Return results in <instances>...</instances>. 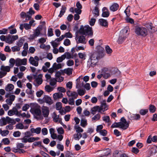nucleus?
<instances>
[{
	"label": "nucleus",
	"mask_w": 157,
	"mask_h": 157,
	"mask_svg": "<svg viewBox=\"0 0 157 157\" xmlns=\"http://www.w3.org/2000/svg\"><path fill=\"white\" fill-rule=\"evenodd\" d=\"M71 94V96L72 97V98H73L74 99L77 98L78 96V93L75 91H73L72 92Z\"/></svg>",
	"instance_id": "680f3d73"
},
{
	"label": "nucleus",
	"mask_w": 157,
	"mask_h": 157,
	"mask_svg": "<svg viewBox=\"0 0 157 157\" xmlns=\"http://www.w3.org/2000/svg\"><path fill=\"white\" fill-rule=\"evenodd\" d=\"M78 95L80 96H82L84 95L85 93V91L82 89H79L77 90Z\"/></svg>",
	"instance_id": "603ef678"
},
{
	"label": "nucleus",
	"mask_w": 157,
	"mask_h": 157,
	"mask_svg": "<svg viewBox=\"0 0 157 157\" xmlns=\"http://www.w3.org/2000/svg\"><path fill=\"white\" fill-rule=\"evenodd\" d=\"M103 120L106 122L108 123L110 121V117L109 116H105L103 117Z\"/></svg>",
	"instance_id": "338daca9"
},
{
	"label": "nucleus",
	"mask_w": 157,
	"mask_h": 157,
	"mask_svg": "<svg viewBox=\"0 0 157 157\" xmlns=\"http://www.w3.org/2000/svg\"><path fill=\"white\" fill-rule=\"evenodd\" d=\"M15 62L16 60L13 58H11L9 60V66L11 67H13L15 63Z\"/></svg>",
	"instance_id": "e433bc0d"
},
{
	"label": "nucleus",
	"mask_w": 157,
	"mask_h": 157,
	"mask_svg": "<svg viewBox=\"0 0 157 157\" xmlns=\"http://www.w3.org/2000/svg\"><path fill=\"white\" fill-rule=\"evenodd\" d=\"M63 44L66 46H68L71 44V41L69 39H66L64 40Z\"/></svg>",
	"instance_id": "6e6d98bb"
},
{
	"label": "nucleus",
	"mask_w": 157,
	"mask_h": 157,
	"mask_svg": "<svg viewBox=\"0 0 157 157\" xmlns=\"http://www.w3.org/2000/svg\"><path fill=\"white\" fill-rule=\"evenodd\" d=\"M97 52H96L97 55L99 56V57H103L105 56L104 54V48L100 45L98 46L96 48Z\"/></svg>",
	"instance_id": "0eeeda50"
},
{
	"label": "nucleus",
	"mask_w": 157,
	"mask_h": 157,
	"mask_svg": "<svg viewBox=\"0 0 157 157\" xmlns=\"http://www.w3.org/2000/svg\"><path fill=\"white\" fill-rule=\"evenodd\" d=\"M82 86L83 87L87 90H89L90 89V86L89 83H86L85 84L83 82H82Z\"/></svg>",
	"instance_id": "ea45409f"
},
{
	"label": "nucleus",
	"mask_w": 157,
	"mask_h": 157,
	"mask_svg": "<svg viewBox=\"0 0 157 157\" xmlns=\"http://www.w3.org/2000/svg\"><path fill=\"white\" fill-rule=\"evenodd\" d=\"M126 37L124 35H121L118 40L117 42L119 44H121L125 40Z\"/></svg>",
	"instance_id": "393cba45"
},
{
	"label": "nucleus",
	"mask_w": 157,
	"mask_h": 157,
	"mask_svg": "<svg viewBox=\"0 0 157 157\" xmlns=\"http://www.w3.org/2000/svg\"><path fill=\"white\" fill-rule=\"evenodd\" d=\"M65 58V56L64 55H62L61 56L57 58L56 60V62L58 63L61 62Z\"/></svg>",
	"instance_id": "4c0bfd02"
},
{
	"label": "nucleus",
	"mask_w": 157,
	"mask_h": 157,
	"mask_svg": "<svg viewBox=\"0 0 157 157\" xmlns=\"http://www.w3.org/2000/svg\"><path fill=\"white\" fill-rule=\"evenodd\" d=\"M126 21L128 23H129L132 24H134V20L132 18H129V17L126 18Z\"/></svg>",
	"instance_id": "bf43d9fd"
},
{
	"label": "nucleus",
	"mask_w": 157,
	"mask_h": 157,
	"mask_svg": "<svg viewBox=\"0 0 157 157\" xmlns=\"http://www.w3.org/2000/svg\"><path fill=\"white\" fill-rule=\"evenodd\" d=\"M18 113V111L15 107H13L12 109L9 110L8 112V114L10 116H11L14 114L17 115Z\"/></svg>",
	"instance_id": "4468645a"
},
{
	"label": "nucleus",
	"mask_w": 157,
	"mask_h": 157,
	"mask_svg": "<svg viewBox=\"0 0 157 157\" xmlns=\"http://www.w3.org/2000/svg\"><path fill=\"white\" fill-rule=\"evenodd\" d=\"M18 37L17 35L11 36L10 35H8L6 37V42L11 44L16 40L18 39Z\"/></svg>",
	"instance_id": "423d86ee"
},
{
	"label": "nucleus",
	"mask_w": 157,
	"mask_h": 157,
	"mask_svg": "<svg viewBox=\"0 0 157 157\" xmlns=\"http://www.w3.org/2000/svg\"><path fill=\"white\" fill-rule=\"evenodd\" d=\"M57 82V80L56 79L52 78L50 80V84L52 86H54L56 84Z\"/></svg>",
	"instance_id": "de8ad7c7"
},
{
	"label": "nucleus",
	"mask_w": 157,
	"mask_h": 157,
	"mask_svg": "<svg viewBox=\"0 0 157 157\" xmlns=\"http://www.w3.org/2000/svg\"><path fill=\"white\" fill-rule=\"evenodd\" d=\"M101 117L100 115L99 114H97L93 117L92 119L93 121H97Z\"/></svg>",
	"instance_id": "13d9d810"
},
{
	"label": "nucleus",
	"mask_w": 157,
	"mask_h": 157,
	"mask_svg": "<svg viewBox=\"0 0 157 157\" xmlns=\"http://www.w3.org/2000/svg\"><path fill=\"white\" fill-rule=\"evenodd\" d=\"M119 7V5L118 4L114 3L110 7L109 9L111 11L114 12L118 9Z\"/></svg>",
	"instance_id": "f3484780"
},
{
	"label": "nucleus",
	"mask_w": 157,
	"mask_h": 157,
	"mask_svg": "<svg viewBox=\"0 0 157 157\" xmlns=\"http://www.w3.org/2000/svg\"><path fill=\"white\" fill-rule=\"evenodd\" d=\"M62 107V104L60 102H57L56 104V109L59 110L61 109Z\"/></svg>",
	"instance_id": "3c124183"
},
{
	"label": "nucleus",
	"mask_w": 157,
	"mask_h": 157,
	"mask_svg": "<svg viewBox=\"0 0 157 157\" xmlns=\"http://www.w3.org/2000/svg\"><path fill=\"white\" fill-rule=\"evenodd\" d=\"M149 111L151 113H154L155 111L156 108L154 105H151L149 107Z\"/></svg>",
	"instance_id": "4d7b16f0"
},
{
	"label": "nucleus",
	"mask_w": 157,
	"mask_h": 157,
	"mask_svg": "<svg viewBox=\"0 0 157 157\" xmlns=\"http://www.w3.org/2000/svg\"><path fill=\"white\" fill-rule=\"evenodd\" d=\"M14 86L12 84H8L5 87V90L7 91H11L14 89Z\"/></svg>",
	"instance_id": "412c9836"
},
{
	"label": "nucleus",
	"mask_w": 157,
	"mask_h": 157,
	"mask_svg": "<svg viewBox=\"0 0 157 157\" xmlns=\"http://www.w3.org/2000/svg\"><path fill=\"white\" fill-rule=\"evenodd\" d=\"M78 33L82 35L92 36L93 35L92 28L89 25L85 26L81 25L79 29Z\"/></svg>",
	"instance_id": "f257e3e1"
},
{
	"label": "nucleus",
	"mask_w": 157,
	"mask_h": 157,
	"mask_svg": "<svg viewBox=\"0 0 157 157\" xmlns=\"http://www.w3.org/2000/svg\"><path fill=\"white\" fill-rule=\"evenodd\" d=\"M40 34V30L39 29H36L34 30L33 34L30 35L29 39L30 40H34L39 36Z\"/></svg>",
	"instance_id": "6e6552de"
},
{
	"label": "nucleus",
	"mask_w": 157,
	"mask_h": 157,
	"mask_svg": "<svg viewBox=\"0 0 157 157\" xmlns=\"http://www.w3.org/2000/svg\"><path fill=\"white\" fill-rule=\"evenodd\" d=\"M63 55L65 56L66 58L68 59L73 58V56L71 55L69 52H65Z\"/></svg>",
	"instance_id": "a19ab883"
},
{
	"label": "nucleus",
	"mask_w": 157,
	"mask_h": 157,
	"mask_svg": "<svg viewBox=\"0 0 157 157\" xmlns=\"http://www.w3.org/2000/svg\"><path fill=\"white\" fill-rule=\"evenodd\" d=\"M6 117V120L7 123H11L13 124H14L16 123L15 121L13 119H11L9 117L7 116Z\"/></svg>",
	"instance_id": "c9c22d12"
},
{
	"label": "nucleus",
	"mask_w": 157,
	"mask_h": 157,
	"mask_svg": "<svg viewBox=\"0 0 157 157\" xmlns=\"http://www.w3.org/2000/svg\"><path fill=\"white\" fill-rule=\"evenodd\" d=\"M99 108V106H96L92 108L91 109V113L93 115H94L95 112L97 111Z\"/></svg>",
	"instance_id": "37998d69"
},
{
	"label": "nucleus",
	"mask_w": 157,
	"mask_h": 157,
	"mask_svg": "<svg viewBox=\"0 0 157 157\" xmlns=\"http://www.w3.org/2000/svg\"><path fill=\"white\" fill-rule=\"evenodd\" d=\"M63 94L60 93H56L53 95V97L54 100H56L58 98H61L63 97Z\"/></svg>",
	"instance_id": "b1692460"
},
{
	"label": "nucleus",
	"mask_w": 157,
	"mask_h": 157,
	"mask_svg": "<svg viewBox=\"0 0 157 157\" xmlns=\"http://www.w3.org/2000/svg\"><path fill=\"white\" fill-rule=\"evenodd\" d=\"M7 123V121L6 120V118L3 117L0 120V125L2 126L5 125Z\"/></svg>",
	"instance_id": "bb28decb"
},
{
	"label": "nucleus",
	"mask_w": 157,
	"mask_h": 157,
	"mask_svg": "<svg viewBox=\"0 0 157 157\" xmlns=\"http://www.w3.org/2000/svg\"><path fill=\"white\" fill-rule=\"evenodd\" d=\"M45 89L46 91L50 92L53 90V88L49 85H46L45 87Z\"/></svg>",
	"instance_id": "a18cd8bd"
},
{
	"label": "nucleus",
	"mask_w": 157,
	"mask_h": 157,
	"mask_svg": "<svg viewBox=\"0 0 157 157\" xmlns=\"http://www.w3.org/2000/svg\"><path fill=\"white\" fill-rule=\"evenodd\" d=\"M102 57H99V56L97 55L96 53H94L91 56L89 59H91L93 60H95L98 61V59L102 58Z\"/></svg>",
	"instance_id": "6ab92c4d"
},
{
	"label": "nucleus",
	"mask_w": 157,
	"mask_h": 157,
	"mask_svg": "<svg viewBox=\"0 0 157 157\" xmlns=\"http://www.w3.org/2000/svg\"><path fill=\"white\" fill-rule=\"evenodd\" d=\"M2 142L4 144L8 145L10 143V141L8 138H5L2 140Z\"/></svg>",
	"instance_id": "8fccbe9b"
},
{
	"label": "nucleus",
	"mask_w": 157,
	"mask_h": 157,
	"mask_svg": "<svg viewBox=\"0 0 157 157\" xmlns=\"http://www.w3.org/2000/svg\"><path fill=\"white\" fill-rule=\"evenodd\" d=\"M67 64L68 66H70L74 65V62L71 59L69 60L67 62Z\"/></svg>",
	"instance_id": "0e129e2a"
},
{
	"label": "nucleus",
	"mask_w": 157,
	"mask_h": 157,
	"mask_svg": "<svg viewBox=\"0 0 157 157\" xmlns=\"http://www.w3.org/2000/svg\"><path fill=\"white\" fill-rule=\"evenodd\" d=\"M54 35L53 29L52 28L48 29V36H51Z\"/></svg>",
	"instance_id": "49530a36"
},
{
	"label": "nucleus",
	"mask_w": 157,
	"mask_h": 157,
	"mask_svg": "<svg viewBox=\"0 0 157 157\" xmlns=\"http://www.w3.org/2000/svg\"><path fill=\"white\" fill-rule=\"evenodd\" d=\"M98 61L95 60H92L91 59H88L87 62V66L89 68L90 67H94L96 65V63Z\"/></svg>",
	"instance_id": "ddd939ff"
},
{
	"label": "nucleus",
	"mask_w": 157,
	"mask_h": 157,
	"mask_svg": "<svg viewBox=\"0 0 157 157\" xmlns=\"http://www.w3.org/2000/svg\"><path fill=\"white\" fill-rule=\"evenodd\" d=\"M11 49L13 52H18L20 50V48L17 46H15L12 47Z\"/></svg>",
	"instance_id": "864d4df0"
},
{
	"label": "nucleus",
	"mask_w": 157,
	"mask_h": 157,
	"mask_svg": "<svg viewBox=\"0 0 157 157\" xmlns=\"http://www.w3.org/2000/svg\"><path fill=\"white\" fill-rule=\"evenodd\" d=\"M23 39H21L19 40L17 43V45H18V46L20 48V47H21L23 45Z\"/></svg>",
	"instance_id": "774afa93"
},
{
	"label": "nucleus",
	"mask_w": 157,
	"mask_h": 157,
	"mask_svg": "<svg viewBox=\"0 0 157 157\" xmlns=\"http://www.w3.org/2000/svg\"><path fill=\"white\" fill-rule=\"evenodd\" d=\"M39 60V58L37 56H35L34 57L31 56L29 60V63L35 67H37L38 65V62Z\"/></svg>",
	"instance_id": "39448f33"
},
{
	"label": "nucleus",
	"mask_w": 157,
	"mask_h": 157,
	"mask_svg": "<svg viewBox=\"0 0 157 157\" xmlns=\"http://www.w3.org/2000/svg\"><path fill=\"white\" fill-rule=\"evenodd\" d=\"M53 115V121L54 122L56 123L58 122L60 124L62 123V119L61 118L59 117V115H57L55 113H54Z\"/></svg>",
	"instance_id": "f8f14e48"
},
{
	"label": "nucleus",
	"mask_w": 157,
	"mask_h": 157,
	"mask_svg": "<svg viewBox=\"0 0 157 157\" xmlns=\"http://www.w3.org/2000/svg\"><path fill=\"white\" fill-rule=\"evenodd\" d=\"M148 112L147 109H141L140 111V113L142 115H144L147 114Z\"/></svg>",
	"instance_id": "5fc2aeb1"
},
{
	"label": "nucleus",
	"mask_w": 157,
	"mask_h": 157,
	"mask_svg": "<svg viewBox=\"0 0 157 157\" xmlns=\"http://www.w3.org/2000/svg\"><path fill=\"white\" fill-rule=\"evenodd\" d=\"M30 111L33 114L36 116H40L41 115L40 106L39 105H37L32 108Z\"/></svg>",
	"instance_id": "7ed1b4c3"
},
{
	"label": "nucleus",
	"mask_w": 157,
	"mask_h": 157,
	"mask_svg": "<svg viewBox=\"0 0 157 157\" xmlns=\"http://www.w3.org/2000/svg\"><path fill=\"white\" fill-rule=\"evenodd\" d=\"M87 124V120L86 119H81L80 122V125L82 127L84 128Z\"/></svg>",
	"instance_id": "c85d7f7f"
},
{
	"label": "nucleus",
	"mask_w": 157,
	"mask_h": 157,
	"mask_svg": "<svg viewBox=\"0 0 157 157\" xmlns=\"http://www.w3.org/2000/svg\"><path fill=\"white\" fill-rule=\"evenodd\" d=\"M42 112L44 117L45 118L48 117L49 113V110L48 107L44 106L42 108Z\"/></svg>",
	"instance_id": "1a4fd4ad"
},
{
	"label": "nucleus",
	"mask_w": 157,
	"mask_h": 157,
	"mask_svg": "<svg viewBox=\"0 0 157 157\" xmlns=\"http://www.w3.org/2000/svg\"><path fill=\"white\" fill-rule=\"evenodd\" d=\"M31 132L29 131H27L25 132V136L23 138L21 139L22 142L23 141V139L24 138L27 139L28 138L30 137L31 136H33Z\"/></svg>",
	"instance_id": "c756f323"
},
{
	"label": "nucleus",
	"mask_w": 157,
	"mask_h": 157,
	"mask_svg": "<svg viewBox=\"0 0 157 157\" xmlns=\"http://www.w3.org/2000/svg\"><path fill=\"white\" fill-rule=\"evenodd\" d=\"M122 154L121 151H116L114 152L113 155L114 157H121Z\"/></svg>",
	"instance_id": "f704fd0d"
},
{
	"label": "nucleus",
	"mask_w": 157,
	"mask_h": 157,
	"mask_svg": "<svg viewBox=\"0 0 157 157\" xmlns=\"http://www.w3.org/2000/svg\"><path fill=\"white\" fill-rule=\"evenodd\" d=\"M73 69L72 68H68L64 70V72L68 75H70L72 74Z\"/></svg>",
	"instance_id": "7c9ffc66"
},
{
	"label": "nucleus",
	"mask_w": 157,
	"mask_h": 157,
	"mask_svg": "<svg viewBox=\"0 0 157 157\" xmlns=\"http://www.w3.org/2000/svg\"><path fill=\"white\" fill-rule=\"evenodd\" d=\"M82 137V134L80 133H77V134H75L74 135V138L76 140H79Z\"/></svg>",
	"instance_id": "79ce46f5"
},
{
	"label": "nucleus",
	"mask_w": 157,
	"mask_h": 157,
	"mask_svg": "<svg viewBox=\"0 0 157 157\" xmlns=\"http://www.w3.org/2000/svg\"><path fill=\"white\" fill-rule=\"evenodd\" d=\"M67 8L65 6H63L58 16L61 17L65 12Z\"/></svg>",
	"instance_id": "a878e982"
},
{
	"label": "nucleus",
	"mask_w": 157,
	"mask_h": 157,
	"mask_svg": "<svg viewBox=\"0 0 157 157\" xmlns=\"http://www.w3.org/2000/svg\"><path fill=\"white\" fill-rule=\"evenodd\" d=\"M40 139V138L38 137H29V138L25 139L24 138L23 139V141H22V142L26 143L27 142L29 143H31L34 142L35 140H38Z\"/></svg>",
	"instance_id": "9b49d317"
},
{
	"label": "nucleus",
	"mask_w": 157,
	"mask_h": 157,
	"mask_svg": "<svg viewBox=\"0 0 157 157\" xmlns=\"http://www.w3.org/2000/svg\"><path fill=\"white\" fill-rule=\"evenodd\" d=\"M100 134L103 136H105L107 134V131L105 129L101 130L99 132Z\"/></svg>",
	"instance_id": "69168bd1"
},
{
	"label": "nucleus",
	"mask_w": 157,
	"mask_h": 157,
	"mask_svg": "<svg viewBox=\"0 0 157 157\" xmlns=\"http://www.w3.org/2000/svg\"><path fill=\"white\" fill-rule=\"evenodd\" d=\"M11 67L10 66H2L1 67V69L3 71L9 72L10 71Z\"/></svg>",
	"instance_id": "2f4dec72"
},
{
	"label": "nucleus",
	"mask_w": 157,
	"mask_h": 157,
	"mask_svg": "<svg viewBox=\"0 0 157 157\" xmlns=\"http://www.w3.org/2000/svg\"><path fill=\"white\" fill-rule=\"evenodd\" d=\"M124 125L122 123L119 122L118 123H114L112 124L111 126V127L112 128H120L124 129Z\"/></svg>",
	"instance_id": "2eb2a0df"
},
{
	"label": "nucleus",
	"mask_w": 157,
	"mask_h": 157,
	"mask_svg": "<svg viewBox=\"0 0 157 157\" xmlns=\"http://www.w3.org/2000/svg\"><path fill=\"white\" fill-rule=\"evenodd\" d=\"M74 99L73 98H69L68 101V103L71 105H74L75 104Z\"/></svg>",
	"instance_id": "052dcab7"
},
{
	"label": "nucleus",
	"mask_w": 157,
	"mask_h": 157,
	"mask_svg": "<svg viewBox=\"0 0 157 157\" xmlns=\"http://www.w3.org/2000/svg\"><path fill=\"white\" fill-rule=\"evenodd\" d=\"M52 66L56 71L62 68V65L61 63L57 64L56 63H54Z\"/></svg>",
	"instance_id": "cd10ccee"
},
{
	"label": "nucleus",
	"mask_w": 157,
	"mask_h": 157,
	"mask_svg": "<svg viewBox=\"0 0 157 157\" xmlns=\"http://www.w3.org/2000/svg\"><path fill=\"white\" fill-rule=\"evenodd\" d=\"M42 75L41 74H40L38 75V77L36 78V81L38 85H39L42 83L43 82V80L42 79Z\"/></svg>",
	"instance_id": "a211bd4d"
},
{
	"label": "nucleus",
	"mask_w": 157,
	"mask_h": 157,
	"mask_svg": "<svg viewBox=\"0 0 157 157\" xmlns=\"http://www.w3.org/2000/svg\"><path fill=\"white\" fill-rule=\"evenodd\" d=\"M75 39L77 44L81 43L83 44H85L87 42L85 36H84V35L80 36L76 35Z\"/></svg>",
	"instance_id": "20e7f679"
},
{
	"label": "nucleus",
	"mask_w": 157,
	"mask_h": 157,
	"mask_svg": "<svg viewBox=\"0 0 157 157\" xmlns=\"http://www.w3.org/2000/svg\"><path fill=\"white\" fill-rule=\"evenodd\" d=\"M5 96L6 98H9L12 100L13 101H14L15 98V95L11 94L10 93H6Z\"/></svg>",
	"instance_id": "473e14b6"
},
{
	"label": "nucleus",
	"mask_w": 157,
	"mask_h": 157,
	"mask_svg": "<svg viewBox=\"0 0 157 157\" xmlns=\"http://www.w3.org/2000/svg\"><path fill=\"white\" fill-rule=\"evenodd\" d=\"M74 128L76 130V132L78 133H81L83 131V129L78 125H75Z\"/></svg>",
	"instance_id": "72a5a7b5"
},
{
	"label": "nucleus",
	"mask_w": 157,
	"mask_h": 157,
	"mask_svg": "<svg viewBox=\"0 0 157 157\" xmlns=\"http://www.w3.org/2000/svg\"><path fill=\"white\" fill-rule=\"evenodd\" d=\"M121 120L122 122H121L123 123V124L124 125V129L125 130L129 126V124L127 122L126 119L124 117H123L121 118Z\"/></svg>",
	"instance_id": "5701e85b"
},
{
	"label": "nucleus",
	"mask_w": 157,
	"mask_h": 157,
	"mask_svg": "<svg viewBox=\"0 0 157 157\" xmlns=\"http://www.w3.org/2000/svg\"><path fill=\"white\" fill-rule=\"evenodd\" d=\"M41 128L40 127H38L35 129L34 128H32L30 129V131L32 133H36V134H39L41 132Z\"/></svg>",
	"instance_id": "4be33fe9"
},
{
	"label": "nucleus",
	"mask_w": 157,
	"mask_h": 157,
	"mask_svg": "<svg viewBox=\"0 0 157 157\" xmlns=\"http://www.w3.org/2000/svg\"><path fill=\"white\" fill-rule=\"evenodd\" d=\"M42 101L43 102H46L49 105H51L52 103V101L51 98L48 95H45Z\"/></svg>",
	"instance_id": "9d476101"
},
{
	"label": "nucleus",
	"mask_w": 157,
	"mask_h": 157,
	"mask_svg": "<svg viewBox=\"0 0 157 157\" xmlns=\"http://www.w3.org/2000/svg\"><path fill=\"white\" fill-rule=\"evenodd\" d=\"M16 66H20L21 65V59L17 58L16 60Z\"/></svg>",
	"instance_id": "e2e57ef3"
},
{
	"label": "nucleus",
	"mask_w": 157,
	"mask_h": 157,
	"mask_svg": "<svg viewBox=\"0 0 157 157\" xmlns=\"http://www.w3.org/2000/svg\"><path fill=\"white\" fill-rule=\"evenodd\" d=\"M78 56L80 58L82 59V60H84L86 59V55L85 53H79L78 54Z\"/></svg>",
	"instance_id": "58836bf2"
},
{
	"label": "nucleus",
	"mask_w": 157,
	"mask_h": 157,
	"mask_svg": "<svg viewBox=\"0 0 157 157\" xmlns=\"http://www.w3.org/2000/svg\"><path fill=\"white\" fill-rule=\"evenodd\" d=\"M99 24L102 26L107 27L108 26V22L107 21L103 19H100L98 20Z\"/></svg>",
	"instance_id": "aec40b11"
},
{
	"label": "nucleus",
	"mask_w": 157,
	"mask_h": 157,
	"mask_svg": "<svg viewBox=\"0 0 157 157\" xmlns=\"http://www.w3.org/2000/svg\"><path fill=\"white\" fill-rule=\"evenodd\" d=\"M135 30L136 33L138 36H145L147 34V29L142 26H135Z\"/></svg>",
	"instance_id": "f03ea898"
},
{
	"label": "nucleus",
	"mask_w": 157,
	"mask_h": 157,
	"mask_svg": "<svg viewBox=\"0 0 157 157\" xmlns=\"http://www.w3.org/2000/svg\"><path fill=\"white\" fill-rule=\"evenodd\" d=\"M105 49L106 52L108 54H111L112 52V49L108 45L106 46Z\"/></svg>",
	"instance_id": "09e8293b"
},
{
	"label": "nucleus",
	"mask_w": 157,
	"mask_h": 157,
	"mask_svg": "<svg viewBox=\"0 0 157 157\" xmlns=\"http://www.w3.org/2000/svg\"><path fill=\"white\" fill-rule=\"evenodd\" d=\"M103 11L102 16L103 17H109V12L106 7H104L102 9Z\"/></svg>",
	"instance_id": "dca6fc26"
},
{
	"label": "nucleus",
	"mask_w": 157,
	"mask_h": 157,
	"mask_svg": "<svg viewBox=\"0 0 157 157\" xmlns=\"http://www.w3.org/2000/svg\"><path fill=\"white\" fill-rule=\"evenodd\" d=\"M94 16L97 17L99 15V10L98 7L96 6L95 7L94 10L93 12Z\"/></svg>",
	"instance_id": "c03bdc74"
}]
</instances>
